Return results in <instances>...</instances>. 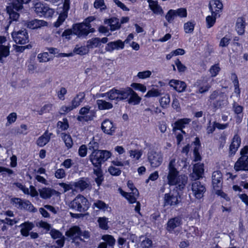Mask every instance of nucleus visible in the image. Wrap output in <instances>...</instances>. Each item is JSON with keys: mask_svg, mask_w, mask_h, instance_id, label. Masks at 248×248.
<instances>
[{"mask_svg": "<svg viewBox=\"0 0 248 248\" xmlns=\"http://www.w3.org/2000/svg\"><path fill=\"white\" fill-rule=\"evenodd\" d=\"M175 163V159H172L169 164V173L167 176L168 184L176 186V188L181 190L184 188L188 178L185 175H178V171L174 167Z\"/></svg>", "mask_w": 248, "mask_h": 248, "instance_id": "obj_1", "label": "nucleus"}, {"mask_svg": "<svg viewBox=\"0 0 248 248\" xmlns=\"http://www.w3.org/2000/svg\"><path fill=\"white\" fill-rule=\"evenodd\" d=\"M31 0H13V2L6 7V12L9 16L8 27L12 21H17L19 17L18 13L23 8V4L29 3Z\"/></svg>", "mask_w": 248, "mask_h": 248, "instance_id": "obj_2", "label": "nucleus"}, {"mask_svg": "<svg viewBox=\"0 0 248 248\" xmlns=\"http://www.w3.org/2000/svg\"><path fill=\"white\" fill-rule=\"evenodd\" d=\"M111 155L109 151L99 150L92 152L89 159L94 167H101L102 164L107 161Z\"/></svg>", "mask_w": 248, "mask_h": 248, "instance_id": "obj_3", "label": "nucleus"}, {"mask_svg": "<svg viewBox=\"0 0 248 248\" xmlns=\"http://www.w3.org/2000/svg\"><path fill=\"white\" fill-rule=\"evenodd\" d=\"M69 206L75 211L84 212L89 208L88 202L84 196L78 195L70 203Z\"/></svg>", "mask_w": 248, "mask_h": 248, "instance_id": "obj_4", "label": "nucleus"}, {"mask_svg": "<svg viewBox=\"0 0 248 248\" xmlns=\"http://www.w3.org/2000/svg\"><path fill=\"white\" fill-rule=\"evenodd\" d=\"M35 12L41 16H44L45 17H51L54 13L53 9L50 8L46 4L41 2H37L34 5Z\"/></svg>", "mask_w": 248, "mask_h": 248, "instance_id": "obj_5", "label": "nucleus"}, {"mask_svg": "<svg viewBox=\"0 0 248 248\" xmlns=\"http://www.w3.org/2000/svg\"><path fill=\"white\" fill-rule=\"evenodd\" d=\"M148 159L152 167L157 168L163 162V155L161 152L152 151L148 153Z\"/></svg>", "mask_w": 248, "mask_h": 248, "instance_id": "obj_6", "label": "nucleus"}, {"mask_svg": "<svg viewBox=\"0 0 248 248\" xmlns=\"http://www.w3.org/2000/svg\"><path fill=\"white\" fill-rule=\"evenodd\" d=\"M12 37L16 44H25L29 42L28 33L25 29L12 33Z\"/></svg>", "mask_w": 248, "mask_h": 248, "instance_id": "obj_7", "label": "nucleus"}, {"mask_svg": "<svg viewBox=\"0 0 248 248\" xmlns=\"http://www.w3.org/2000/svg\"><path fill=\"white\" fill-rule=\"evenodd\" d=\"M70 0H64L62 11H61L57 20L54 23V26L59 27L68 16V12L70 9Z\"/></svg>", "mask_w": 248, "mask_h": 248, "instance_id": "obj_8", "label": "nucleus"}, {"mask_svg": "<svg viewBox=\"0 0 248 248\" xmlns=\"http://www.w3.org/2000/svg\"><path fill=\"white\" fill-rule=\"evenodd\" d=\"M91 25H88L85 22L77 24L73 26V33L78 37L86 36L89 33V29Z\"/></svg>", "mask_w": 248, "mask_h": 248, "instance_id": "obj_9", "label": "nucleus"}, {"mask_svg": "<svg viewBox=\"0 0 248 248\" xmlns=\"http://www.w3.org/2000/svg\"><path fill=\"white\" fill-rule=\"evenodd\" d=\"M182 223V219L181 217H176L171 218L168 221L166 229L170 233H178L179 232L176 231L175 229L180 227Z\"/></svg>", "mask_w": 248, "mask_h": 248, "instance_id": "obj_10", "label": "nucleus"}, {"mask_svg": "<svg viewBox=\"0 0 248 248\" xmlns=\"http://www.w3.org/2000/svg\"><path fill=\"white\" fill-rule=\"evenodd\" d=\"M179 193L177 191L170 192L169 193L165 194L164 205L175 206L179 202Z\"/></svg>", "mask_w": 248, "mask_h": 248, "instance_id": "obj_11", "label": "nucleus"}, {"mask_svg": "<svg viewBox=\"0 0 248 248\" xmlns=\"http://www.w3.org/2000/svg\"><path fill=\"white\" fill-rule=\"evenodd\" d=\"M192 191L194 196L200 199L206 191L205 186L199 181H195L192 184Z\"/></svg>", "mask_w": 248, "mask_h": 248, "instance_id": "obj_12", "label": "nucleus"}, {"mask_svg": "<svg viewBox=\"0 0 248 248\" xmlns=\"http://www.w3.org/2000/svg\"><path fill=\"white\" fill-rule=\"evenodd\" d=\"M127 43L128 39H125L124 42L121 40L110 42L107 44L105 50L107 52H112L114 50L123 49L124 47L125 43Z\"/></svg>", "mask_w": 248, "mask_h": 248, "instance_id": "obj_13", "label": "nucleus"}, {"mask_svg": "<svg viewBox=\"0 0 248 248\" xmlns=\"http://www.w3.org/2000/svg\"><path fill=\"white\" fill-rule=\"evenodd\" d=\"M212 180L214 189L219 191V188L221 187L222 184V174L220 171L217 170L213 172Z\"/></svg>", "mask_w": 248, "mask_h": 248, "instance_id": "obj_14", "label": "nucleus"}, {"mask_svg": "<svg viewBox=\"0 0 248 248\" xmlns=\"http://www.w3.org/2000/svg\"><path fill=\"white\" fill-rule=\"evenodd\" d=\"M234 169L236 171L239 170L248 171V156H241L235 162Z\"/></svg>", "mask_w": 248, "mask_h": 248, "instance_id": "obj_15", "label": "nucleus"}, {"mask_svg": "<svg viewBox=\"0 0 248 248\" xmlns=\"http://www.w3.org/2000/svg\"><path fill=\"white\" fill-rule=\"evenodd\" d=\"M204 172V165L203 163H198L194 165L193 172L190 177L192 180H196L202 177Z\"/></svg>", "mask_w": 248, "mask_h": 248, "instance_id": "obj_16", "label": "nucleus"}, {"mask_svg": "<svg viewBox=\"0 0 248 248\" xmlns=\"http://www.w3.org/2000/svg\"><path fill=\"white\" fill-rule=\"evenodd\" d=\"M191 119L189 118H183L177 120L172 124L173 132L176 131L177 130H180L184 134H186V132L183 130L186 125L188 124L191 122Z\"/></svg>", "mask_w": 248, "mask_h": 248, "instance_id": "obj_17", "label": "nucleus"}, {"mask_svg": "<svg viewBox=\"0 0 248 248\" xmlns=\"http://www.w3.org/2000/svg\"><path fill=\"white\" fill-rule=\"evenodd\" d=\"M39 191L40 197L44 199H49L52 196L59 197L61 195L59 191L49 187L43 188L39 189Z\"/></svg>", "mask_w": 248, "mask_h": 248, "instance_id": "obj_18", "label": "nucleus"}, {"mask_svg": "<svg viewBox=\"0 0 248 248\" xmlns=\"http://www.w3.org/2000/svg\"><path fill=\"white\" fill-rule=\"evenodd\" d=\"M241 138L237 134H235L232 139V142L229 147V155L231 156L233 155L238 149L240 147L241 144Z\"/></svg>", "mask_w": 248, "mask_h": 248, "instance_id": "obj_19", "label": "nucleus"}, {"mask_svg": "<svg viewBox=\"0 0 248 248\" xmlns=\"http://www.w3.org/2000/svg\"><path fill=\"white\" fill-rule=\"evenodd\" d=\"M209 9L213 15L217 16L223 7L222 2L219 0H212L209 3Z\"/></svg>", "mask_w": 248, "mask_h": 248, "instance_id": "obj_20", "label": "nucleus"}, {"mask_svg": "<svg viewBox=\"0 0 248 248\" xmlns=\"http://www.w3.org/2000/svg\"><path fill=\"white\" fill-rule=\"evenodd\" d=\"M101 128L104 133L109 135H112L115 130L113 123L108 119L104 120L102 123Z\"/></svg>", "mask_w": 248, "mask_h": 248, "instance_id": "obj_21", "label": "nucleus"}, {"mask_svg": "<svg viewBox=\"0 0 248 248\" xmlns=\"http://www.w3.org/2000/svg\"><path fill=\"white\" fill-rule=\"evenodd\" d=\"M50 234L53 239H58L56 240V243L59 246H63L65 238L60 231L55 229H52L50 232Z\"/></svg>", "mask_w": 248, "mask_h": 248, "instance_id": "obj_22", "label": "nucleus"}, {"mask_svg": "<svg viewBox=\"0 0 248 248\" xmlns=\"http://www.w3.org/2000/svg\"><path fill=\"white\" fill-rule=\"evenodd\" d=\"M121 194L125 197L130 203H133L137 202V198L139 196V192L137 188L133 190V192L127 193L121 190Z\"/></svg>", "mask_w": 248, "mask_h": 248, "instance_id": "obj_23", "label": "nucleus"}, {"mask_svg": "<svg viewBox=\"0 0 248 248\" xmlns=\"http://www.w3.org/2000/svg\"><path fill=\"white\" fill-rule=\"evenodd\" d=\"M34 227L33 223L26 221L19 226L21 228L20 233L23 236L27 237L29 235L30 231Z\"/></svg>", "mask_w": 248, "mask_h": 248, "instance_id": "obj_24", "label": "nucleus"}, {"mask_svg": "<svg viewBox=\"0 0 248 248\" xmlns=\"http://www.w3.org/2000/svg\"><path fill=\"white\" fill-rule=\"evenodd\" d=\"M80 230L79 227L74 226L66 232L65 235L73 239V242H75L78 239L80 234Z\"/></svg>", "mask_w": 248, "mask_h": 248, "instance_id": "obj_25", "label": "nucleus"}, {"mask_svg": "<svg viewBox=\"0 0 248 248\" xmlns=\"http://www.w3.org/2000/svg\"><path fill=\"white\" fill-rule=\"evenodd\" d=\"M52 135L51 133H48V131H46L37 140L36 144L39 147L44 146L49 141Z\"/></svg>", "mask_w": 248, "mask_h": 248, "instance_id": "obj_26", "label": "nucleus"}, {"mask_svg": "<svg viewBox=\"0 0 248 248\" xmlns=\"http://www.w3.org/2000/svg\"><path fill=\"white\" fill-rule=\"evenodd\" d=\"M147 1L149 3L150 9L154 14L161 16L163 14V11L161 6L158 4L157 1L153 0H148Z\"/></svg>", "mask_w": 248, "mask_h": 248, "instance_id": "obj_27", "label": "nucleus"}, {"mask_svg": "<svg viewBox=\"0 0 248 248\" xmlns=\"http://www.w3.org/2000/svg\"><path fill=\"white\" fill-rule=\"evenodd\" d=\"M93 170V174L96 176L94 178L95 182L97 184V186H99L104 180V176L101 167H94Z\"/></svg>", "mask_w": 248, "mask_h": 248, "instance_id": "obj_28", "label": "nucleus"}, {"mask_svg": "<svg viewBox=\"0 0 248 248\" xmlns=\"http://www.w3.org/2000/svg\"><path fill=\"white\" fill-rule=\"evenodd\" d=\"M74 187L83 191L90 186V182L87 178H82L78 182H74Z\"/></svg>", "mask_w": 248, "mask_h": 248, "instance_id": "obj_29", "label": "nucleus"}, {"mask_svg": "<svg viewBox=\"0 0 248 248\" xmlns=\"http://www.w3.org/2000/svg\"><path fill=\"white\" fill-rule=\"evenodd\" d=\"M46 22L42 20L38 19H34L30 21H28L27 23V26L28 28L31 29H35L44 26L46 25Z\"/></svg>", "mask_w": 248, "mask_h": 248, "instance_id": "obj_30", "label": "nucleus"}, {"mask_svg": "<svg viewBox=\"0 0 248 248\" xmlns=\"http://www.w3.org/2000/svg\"><path fill=\"white\" fill-rule=\"evenodd\" d=\"M246 27L245 21L242 17L237 18L236 23V31L239 35H242L245 32V29Z\"/></svg>", "mask_w": 248, "mask_h": 248, "instance_id": "obj_31", "label": "nucleus"}, {"mask_svg": "<svg viewBox=\"0 0 248 248\" xmlns=\"http://www.w3.org/2000/svg\"><path fill=\"white\" fill-rule=\"evenodd\" d=\"M133 92V89L130 87L123 88L119 90V101L127 99L131 93Z\"/></svg>", "mask_w": 248, "mask_h": 248, "instance_id": "obj_32", "label": "nucleus"}, {"mask_svg": "<svg viewBox=\"0 0 248 248\" xmlns=\"http://www.w3.org/2000/svg\"><path fill=\"white\" fill-rule=\"evenodd\" d=\"M85 96L84 93H79L73 98L71 102V105L74 108H76L79 106L84 99Z\"/></svg>", "mask_w": 248, "mask_h": 248, "instance_id": "obj_33", "label": "nucleus"}, {"mask_svg": "<svg viewBox=\"0 0 248 248\" xmlns=\"http://www.w3.org/2000/svg\"><path fill=\"white\" fill-rule=\"evenodd\" d=\"M105 23L109 24L111 31L119 29L121 26V24L119 22V19L117 18H111L109 19H106L105 21Z\"/></svg>", "mask_w": 248, "mask_h": 248, "instance_id": "obj_34", "label": "nucleus"}, {"mask_svg": "<svg viewBox=\"0 0 248 248\" xmlns=\"http://www.w3.org/2000/svg\"><path fill=\"white\" fill-rule=\"evenodd\" d=\"M96 104L100 110L109 109L113 108L112 103L103 100H97Z\"/></svg>", "mask_w": 248, "mask_h": 248, "instance_id": "obj_35", "label": "nucleus"}, {"mask_svg": "<svg viewBox=\"0 0 248 248\" xmlns=\"http://www.w3.org/2000/svg\"><path fill=\"white\" fill-rule=\"evenodd\" d=\"M141 98L138 95V94L133 90V92L131 93L129 98L127 100V102L129 104L133 105H138L140 101Z\"/></svg>", "mask_w": 248, "mask_h": 248, "instance_id": "obj_36", "label": "nucleus"}, {"mask_svg": "<svg viewBox=\"0 0 248 248\" xmlns=\"http://www.w3.org/2000/svg\"><path fill=\"white\" fill-rule=\"evenodd\" d=\"M101 45V40L99 38H93L90 39L87 42V46L88 48H92L97 47Z\"/></svg>", "mask_w": 248, "mask_h": 248, "instance_id": "obj_37", "label": "nucleus"}, {"mask_svg": "<svg viewBox=\"0 0 248 248\" xmlns=\"http://www.w3.org/2000/svg\"><path fill=\"white\" fill-rule=\"evenodd\" d=\"M107 96L110 100H115L119 101V90L112 89L107 92Z\"/></svg>", "mask_w": 248, "mask_h": 248, "instance_id": "obj_38", "label": "nucleus"}, {"mask_svg": "<svg viewBox=\"0 0 248 248\" xmlns=\"http://www.w3.org/2000/svg\"><path fill=\"white\" fill-rule=\"evenodd\" d=\"M102 239L109 246L113 248L115 244V239L111 235L105 234L102 236Z\"/></svg>", "mask_w": 248, "mask_h": 248, "instance_id": "obj_39", "label": "nucleus"}, {"mask_svg": "<svg viewBox=\"0 0 248 248\" xmlns=\"http://www.w3.org/2000/svg\"><path fill=\"white\" fill-rule=\"evenodd\" d=\"M61 137L65 143V146L68 149L71 148L73 145V141L70 135L65 133H62Z\"/></svg>", "mask_w": 248, "mask_h": 248, "instance_id": "obj_40", "label": "nucleus"}, {"mask_svg": "<svg viewBox=\"0 0 248 248\" xmlns=\"http://www.w3.org/2000/svg\"><path fill=\"white\" fill-rule=\"evenodd\" d=\"M22 205V209H25L32 212H35L37 211V209L34 208L31 202L28 200L23 201Z\"/></svg>", "mask_w": 248, "mask_h": 248, "instance_id": "obj_41", "label": "nucleus"}, {"mask_svg": "<svg viewBox=\"0 0 248 248\" xmlns=\"http://www.w3.org/2000/svg\"><path fill=\"white\" fill-rule=\"evenodd\" d=\"M99 227L103 230H108V218L105 217H100L97 220Z\"/></svg>", "mask_w": 248, "mask_h": 248, "instance_id": "obj_42", "label": "nucleus"}, {"mask_svg": "<svg viewBox=\"0 0 248 248\" xmlns=\"http://www.w3.org/2000/svg\"><path fill=\"white\" fill-rule=\"evenodd\" d=\"M217 16L213 15L208 16L206 18V27L207 28H210L215 24Z\"/></svg>", "mask_w": 248, "mask_h": 248, "instance_id": "obj_43", "label": "nucleus"}, {"mask_svg": "<svg viewBox=\"0 0 248 248\" xmlns=\"http://www.w3.org/2000/svg\"><path fill=\"white\" fill-rule=\"evenodd\" d=\"M195 24L193 22L188 21L184 24V29L186 33H190L193 31Z\"/></svg>", "mask_w": 248, "mask_h": 248, "instance_id": "obj_44", "label": "nucleus"}, {"mask_svg": "<svg viewBox=\"0 0 248 248\" xmlns=\"http://www.w3.org/2000/svg\"><path fill=\"white\" fill-rule=\"evenodd\" d=\"M160 106L164 108H167L170 102V97L169 94H166L164 96L162 97L160 100Z\"/></svg>", "mask_w": 248, "mask_h": 248, "instance_id": "obj_45", "label": "nucleus"}, {"mask_svg": "<svg viewBox=\"0 0 248 248\" xmlns=\"http://www.w3.org/2000/svg\"><path fill=\"white\" fill-rule=\"evenodd\" d=\"M9 47L8 46H0V61L2 60V57H6L9 55Z\"/></svg>", "mask_w": 248, "mask_h": 248, "instance_id": "obj_46", "label": "nucleus"}, {"mask_svg": "<svg viewBox=\"0 0 248 248\" xmlns=\"http://www.w3.org/2000/svg\"><path fill=\"white\" fill-rule=\"evenodd\" d=\"M175 16L180 17H186L187 16V12L186 8H180L177 10H173Z\"/></svg>", "mask_w": 248, "mask_h": 248, "instance_id": "obj_47", "label": "nucleus"}, {"mask_svg": "<svg viewBox=\"0 0 248 248\" xmlns=\"http://www.w3.org/2000/svg\"><path fill=\"white\" fill-rule=\"evenodd\" d=\"M48 56L49 55L47 52H44L43 53L39 54L37 56V58L40 62H47L50 60L48 58Z\"/></svg>", "mask_w": 248, "mask_h": 248, "instance_id": "obj_48", "label": "nucleus"}, {"mask_svg": "<svg viewBox=\"0 0 248 248\" xmlns=\"http://www.w3.org/2000/svg\"><path fill=\"white\" fill-rule=\"evenodd\" d=\"M57 126L62 130H65L69 127L68 120L66 118H64L63 121H59L57 123Z\"/></svg>", "mask_w": 248, "mask_h": 248, "instance_id": "obj_49", "label": "nucleus"}, {"mask_svg": "<svg viewBox=\"0 0 248 248\" xmlns=\"http://www.w3.org/2000/svg\"><path fill=\"white\" fill-rule=\"evenodd\" d=\"M91 107L89 106H86L84 107L81 108L79 110V114L81 115H90V114H93L94 115V112L91 111H90Z\"/></svg>", "mask_w": 248, "mask_h": 248, "instance_id": "obj_50", "label": "nucleus"}, {"mask_svg": "<svg viewBox=\"0 0 248 248\" xmlns=\"http://www.w3.org/2000/svg\"><path fill=\"white\" fill-rule=\"evenodd\" d=\"M88 149L89 150L92 151V152H95L99 151V143L96 141H95L94 140L91 141L88 144Z\"/></svg>", "mask_w": 248, "mask_h": 248, "instance_id": "obj_51", "label": "nucleus"}, {"mask_svg": "<svg viewBox=\"0 0 248 248\" xmlns=\"http://www.w3.org/2000/svg\"><path fill=\"white\" fill-rule=\"evenodd\" d=\"M161 95V93L157 89H152L149 90L146 94L145 97H157Z\"/></svg>", "mask_w": 248, "mask_h": 248, "instance_id": "obj_52", "label": "nucleus"}, {"mask_svg": "<svg viewBox=\"0 0 248 248\" xmlns=\"http://www.w3.org/2000/svg\"><path fill=\"white\" fill-rule=\"evenodd\" d=\"M11 201L12 203L16 207L22 209V204L23 200L18 198H15L12 199Z\"/></svg>", "mask_w": 248, "mask_h": 248, "instance_id": "obj_53", "label": "nucleus"}, {"mask_svg": "<svg viewBox=\"0 0 248 248\" xmlns=\"http://www.w3.org/2000/svg\"><path fill=\"white\" fill-rule=\"evenodd\" d=\"M176 17L173 10H170L167 13L165 18L169 23H171Z\"/></svg>", "mask_w": 248, "mask_h": 248, "instance_id": "obj_54", "label": "nucleus"}, {"mask_svg": "<svg viewBox=\"0 0 248 248\" xmlns=\"http://www.w3.org/2000/svg\"><path fill=\"white\" fill-rule=\"evenodd\" d=\"M151 74V71L149 70H146L139 72L137 74V77L140 79H145L149 78Z\"/></svg>", "mask_w": 248, "mask_h": 248, "instance_id": "obj_55", "label": "nucleus"}, {"mask_svg": "<svg viewBox=\"0 0 248 248\" xmlns=\"http://www.w3.org/2000/svg\"><path fill=\"white\" fill-rule=\"evenodd\" d=\"M211 88V85H210L208 83H206L205 84H203L202 85L200 86L199 87L198 91H197V93H203L209 91V90Z\"/></svg>", "mask_w": 248, "mask_h": 248, "instance_id": "obj_56", "label": "nucleus"}, {"mask_svg": "<svg viewBox=\"0 0 248 248\" xmlns=\"http://www.w3.org/2000/svg\"><path fill=\"white\" fill-rule=\"evenodd\" d=\"M141 248H151L152 247V241L148 238H145L140 244Z\"/></svg>", "mask_w": 248, "mask_h": 248, "instance_id": "obj_57", "label": "nucleus"}, {"mask_svg": "<svg viewBox=\"0 0 248 248\" xmlns=\"http://www.w3.org/2000/svg\"><path fill=\"white\" fill-rule=\"evenodd\" d=\"M129 154L130 157L133 158H136L137 160H139L141 157L142 152L137 150H130L129 151Z\"/></svg>", "mask_w": 248, "mask_h": 248, "instance_id": "obj_58", "label": "nucleus"}, {"mask_svg": "<svg viewBox=\"0 0 248 248\" xmlns=\"http://www.w3.org/2000/svg\"><path fill=\"white\" fill-rule=\"evenodd\" d=\"M186 87V85L185 82L178 80L177 86L175 87V90L178 92H183L185 90Z\"/></svg>", "mask_w": 248, "mask_h": 248, "instance_id": "obj_59", "label": "nucleus"}, {"mask_svg": "<svg viewBox=\"0 0 248 248\" xmlns=\"http://www.w3.org/2000/svg\"><path fill=\"white\" fill-rule=\"evenodd\" d=\"M59 186L63 188L64 192H66L71 189H73L74 187V182L71 183L69 184H67L64 183H60Z\"/></svg>", "mask_w": 248, "mask_h": 248, "instance_id": "obj_60", "label": "nucleus"}, {"mask_svg": "<svg viewBox=\"0 0 248 248\" xmlns=\"http://www.w3.org/2000/svg\"><path fill=\"white\" fill-rule=\"evenodd\" d=\"M174 63L179 72H184L186 70V66L182 64L179 59L176 60Z\"/></svg>", "mask_w": 248, "mask_h": 248, "instance_id": "obj_61", "label": "nucleus"}, {"mask_svg": "<svg viewBox=\"0 0 248 248\" xmlns=\"http://www.w3.org/2000/svg\"><path fill=\"white\" fill-rule=\"evenodd\" d=\"M95 115L93 114H90V115H82V116H79L77 118V120L78 121L82 122V121H91L93 120V117H94Z\"/></svg>", "mask_w": 248, "mask_h": 248, "instance_id": "obj_62", "label": "nucleus"}, {"mask_svg": "<svg viewBox=\"0 0 248 248\" xmlns=\"http://www.w3.org/2000/svg\"><path fill=\"white\" fill-rule=\"evenodd\" d=\"M74 52L78 54L82 55L86 53L87 50L85 46H76L74 48Z\"/></svg>", "mask_w": 248, "mask_h": 248, "instance_id": "obj_63", "label": "nucleus"}, {"mask_svg": "<svg viewBox=\"0 0 248 248\" xmlns=\"http://www.w3.org/2000/svg\"><path fill=\"white\" fill-rule=\"evenodd\" d=\"M108 172L112 175L119 176L121 173V170L118 169L113 166H110L108 169Z\"/></svg>", "mask_w": 248, "mask_h": 248, "instance_id": "obj_64", "label": "nucleus"}]
</instances>
